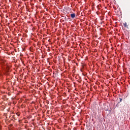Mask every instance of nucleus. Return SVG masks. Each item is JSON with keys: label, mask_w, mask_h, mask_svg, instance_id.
<instances>
[{"label": "nucleus", "mask_w": 130, "mask_h": 130, "mask_svg": "<svg viewBox=\"0 0 130 130\" xmlns=\"http://www.w3.org/2000/svg\"><path fill=\"white\" fill-rule=\"evenodd\" d=\"M71 18L72 19H74L75 17H76V14L75 13H73L71 14Z\"/></svg>", "instance_id": "nucleus-1"}, {"label": "nucleus", "mask_w": 130, "mask_h": 130, "mask_svg": "<svg viewBox=\"0 0 130 130\" xmlns=\"http://www.w3.org/2000/svg\"><path fill=\"white\" fill-rule=\"evenodd\" d=\"M124 27H126V23H124Z\"/></svg>", "instance_id": "nucleus-2"}]
</instances>
